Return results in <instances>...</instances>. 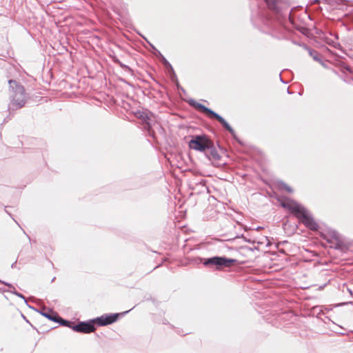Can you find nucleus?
Masks as SVG:
<instances>
[{"mask_svg": "<svg viewBox=\"0 0 353 353\" xmlns=\"http://www.w3.org/2000/svg\"><path fill=\"white\" fill-rule=\"evenodd\" d=\"M270 9L274 10L276 7L277 0H264Z\"/></svg>", "mask_w": 353, "mask_h": 353, "instance_id": "obj_8", "label": "nucleus"}, {"mask_svg": "<svg viewBox=\"0 0 353 353\" xmlns=\"http://www.w3.org/2000/svg\"><path fill=\"white\" fill-rule=\"evenodd\" d=\"M283 188H284V189H285L288 192H292V190L290 187H288L287 185L283 184Z\"/></svg>", "mask_w": 353, "mask_h": 353, "instance_id": "obj_10", "label": "nucleus"}, {"mask_svg": "<svg viewBox=\"0 0 353 353\" xmlns=\"http://www.w3.org/2000/svg\"><path fill=\"white\" fill-rule=\"evenodd\" d=\"M235 260L226 259L224 257H212L205 261L203 264L205 265H215L217 269H220L223 267H230Z\"/></svg>", "mask_w": 353, "mask_h": 353, "instance_id": "obj_5", "label": "nucleus"}, {"mask_svg": "<svg viewBox=\"0 0 353 353\" xmlns=\"http://www.w3.org/2000/svg\"><path fill=\"white\" fill-rule=\"evenodd\" d=\"M209 159L212 161H217L220 159V156L215 150H212L209 156Z\"/></svg>", "mask_w": 353, "mask_h": 353, "instance_id": "obj_7", "label": "nucleus"}, {"mask_svg": "<svg viewBox=\"0 0 353 353\" xmlns=\"http://www.w3.org/2000/svg\"><path fill=\"white\" fill-rule=\"evenodd\" d=\"M199 108L203 110V112L208 114L210 117H213L216 118L230 132L234 134L233 129L230 126L228 122L221 116L212 111L211 110L204 107L203 105H200Z\"/></svg>", "mask_w": 353, "mask_h": 353, "instance_id": "obj_6", "label": "nucleus"}, {"mask_svg": "<svg viewBox=\"0 0 353 353\" xmlns=\"http://www.w3.org/2000/svg\"><path fill=\"white\" fill-rule=\"evenodd\" d=\"M66 323H67L66 321H63V323H62L65 325V324H66Z\"/></svg>", "mask_w": 353, "mask_h": 353, "instance_id": "obj_11", "label": "nucleus"}, {"mask_svg": "<svg viewBox=\"0 0 353 353\" xmlns=\"http://www.w3.org/2000/svg\"><path fill=\"white\" fill-rule=\"evenodd\" d=\"M190 148L203 152L212 147V141L205 135L193 136L188 143Z\"/></svg>", "mask_w": 353, "mask_h": 353, "instance_id": "obj_3", "label": "nucleus"}, {"mask_svg": "<svg viewBox=\"0 0 353 353\" xmlns=\"http://www.w3.org/2000/svg\"><path fill=\"white\" fill-rule=\"evenodd\" d=\"M9 84L10 88L15 86L14 94L12 99V105L17 108L22 107L25 103L24 89L22 86L19 85L16 81L10 80Z\"/></svg>", "mask_w": 353, "mask_h": 353, "instance_id": "obj_4", "label": "nucleus"}, {"mask_svg": "<svg viewBox=\"0 0 353 353\" xmlns=\"http://www.w3.org/2000/svg\"><path fill=\"white\" fill-rule=\"evenodd\" d=\"M43 316H46L48 319H51L52 321H57L56 317H53L52 316L47 314V313H43Z\"/></svg>", "mask_w": 353, "mask_h": 353, "instance_id": "obj_9", "label": "nucleus"}, {"mask_svg": "<svg viewBox=\"0 0 353 353\" xmlns=\"http://www.w3.org/2000/svg\"><path fill=\"white\" fill-rule=\"evenodd\" d=\"M314 59L316 60L317 59L316 57H315V56H314Z\"/></svg>", "mask_w": 353, "mask_h": 353, "instance_id": "obj_12", "label": "nucleus"}, {"mask_svg": "<svg viewBox=\"0 0 353 353\" xmlns=\"http://www.w3.org/2000/svg\"><path fill=\"white\" fill-rule=\"evenodd\" d=\"M119 315V314L103 315L97 318L96 320H94L91 322L81 323L77 325H74L72 327V330L79 332L90 333L94 330V327L93 325L94 321H96L99 325H107L115 322L117 320Z\"/></svg>", "mask_w": 353, "mask_h": 353, "instance_id": "obj_2", "label": "nucleus"}, {"mask_svg": "<svg viewBox=\"0 0 353 353\" xmlns=\"http://www.w3.org/2000/svg\"><path fill=\"white\" fill-rule=\"evenodd\" d=\"M281 204L283 208L290 210L297 218L301 219L306 227L312 230H317V223L314 221L310 213L302 205L288 199L281 201Z\"/></svg>", "mask_w": 353, "mask_h": 353, "instance_id": "obj_1", "label": "nucleus"}]
</instances>
